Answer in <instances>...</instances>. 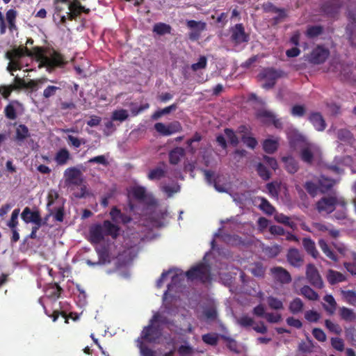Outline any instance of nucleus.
<instances>
[{"instance_id": "nucleus-42", "label": "nucleus", "mask_w": 356, "mask_h": 356, "mask_svg": "<svg viewBox=\"0 0 356 356\" xmlns=\"http://www.w3.org/2000/svg\"><path fill=\"white\" fill-rule=\"evenodd\" d=\"M275 220L280 223L284 224L292 229H295L296 225L294 222L291 221L289 217L284 215L283 213H275Z\"/></svg>"}, {"instance_id": "nucleus-52", "label": "nucleus", "mask_w": 356, "mask_h": 356, "mask_svg": "<svg viewBox=\"0 0 356 356\" xmlns=\"http://www.w3.org/2000/svg\"><path fill=\"white\" fill-rule=\"evenodd\" d=\"M336 184V181L332 179L327 178L324 176H321L319 180L320 186L325 190H328L332 188Z\"/></svg>"}, {"instance_id": "nucleus-59", "label": "nucleus", "mask_w": 356, "mask_h": 356, "mask_svg": "<svg viewBox=\"0 0 356 356\" xmlns=\"http://www.w3.org/2000/svg\"><path fill=\"white\" fill-rule=\"evenodd\" d=\"M323 28L321 26H310L307 30V35L309 38H314L321 34Z\"/></svg>"}, {"instance_id": "nucleus-35", "label": "nucleus", "mask_w": 356, "mask_h": 356, "mask_svg": "<svg viewBox=\"0 0 356 356\" xmlns=\"http://www.w3.org/2000/svg\"><path fill=\"white\" fill-rule=\"evenodd\" d=\"M332 245L343 257L350 259L351 258V253H356L350 250L347 245L343 243H333Z\"/></svg>"}, {"instance_id": "nucleus-18", "label": "nucleus", "mask_w": 356, "mask_h": 356, "mask_svg": "<svg viewBox=\"0 0 356 356\" xmlns=\"http://www.w3.org/2000/svg\"><path fill=\"white\" fill-rule=\"evenodd\" d=\"M6 56L8 59L10 60V62L9 63L7 67V70L9 72H12L13 70H16L17 69L21 68L20 64L17 59L24 56V52L22 50H15L13 54L7 52Z\"/></svg>"}, {"instance_id": "nucleus-46", "label": "nucleus", "mask_w": 356, "mask_h": 356, "mask_svg": "<svg viewBox=\"0 0 356 356\" xmlns=\"http://www.w3.org/2000/svg\"><path fill=\"white\" fill-rule=\"evenodd\" d=\"M325 325L330 332L334 333L336 334H340L342 332V329L339 325L333 323L330 320L325 321Z\"/></svg>"}, {"instance_id": "nucleus-62", "label": "nucleus", "mask_w": 356, "mask_h": 356, "mask_svg": "<svg viewBox=\"0 0 356 356\" xmlns=\"http://www.w3.org/2000/svg\"><path fill=\"white\" fill-rule=\"evenodd\" d=\"M225 134L232 145L234 146L238 145V137L236 136L235 133L233 131L232 129H225Z\"/></svg>"}, {"instance_id": "nucleus-43", "label": "nucleus", "mask_w": 356, "mask_h": 356, "mask_svg": "<svg viewBox=\"0 0 356 356\" xmlns=\"http://www.w3.org/2000/svg\"><path fill=\"white\" fill-rule=\"evenodd\" d=\"M260 201L259 208L268 215H272L274 211V207L269 203V202L264 197H259Z\"/></svg>"}, {"instance_id": "nucleus-8", "label": "nucleus", "mask_w": 356, "mask_h": 356, "mask_svg": "<svg viewBox=\"0 0 356 356\" xmlns=\"http://www.w3.org/2000/svg\"><path fill=\"white\" fill-rule=\"evenodd\" d=\"M314 230L319 234H327L332 238H337L340 236L339 230L337 229L332 224L324 222H313L312 225Z\"/></svg>"}, {"instance_id": "nucleus-47", "label": "nucleus", "mask_w": 356, "mask_h": 356, "mask_svg": "<svg viewBox=\"0 0 356 356\" xmlns=\"http://www.w3.org/2000/svg\"><path fill=\"white\" fill-rule=\"evenodd\" d=\"M353 262H344L343 266L346 270L352 275H356V253H351Z\"/></svg>"}, {"instance_id": "nucleus-25", "label": "nucleus", "mask_w": 356, "mask_h": 356, "mask_svg": "<svg viewBox=\"0 0 356 356\" xmlns=\"http://www.w3.org/2000/svg\"><path fill=\"white\" fill-rule=\"evenodd\" d=\"M325 304L323 305L324 309L330 315L334 314L337 304L332 295H326L323 298Z\"/></svg>"}, {"instance_id": "nucleus-33", "label": "nucleus", "mask_w": 356, "mask_h": 356, "mask_svg": "<svg viewBox=\"0 0 356 356\" xmlns=\"http://www.w3.org/2000/svg\"><path fill=\"white\" fill-rule=\"evenodd\" d=\"M318 245L323 253L331 260L334 261H338L339 258L336 254L330 248L327 243L324 239H320L318 241Z\"/></svg>"}, {"instance_id": "nucleus-34", "label": "nucleus", "mask_w": 356, "mask_h": 356, "mask_svg": "<svg viewBox=\"0 0 356 356\" xmlns=\"http://www.w3.org/2000/svg\"><path fill=\"white\" fill-rule=\"evenodd\" d=\"M184 155V149L181 147H176L169 154L170 162L172 164H177Z\"/></svg>"}, {"instance_id": "nucleus-27", "label": "nucleus", "mask_w": 356, "mask_h": 356, "mask_svg": "<svg viewBox=\"0 0 356 356\" xmlns=\"http://www.w3.org/2000/svg\"><path fill=\"white\" fill-rule=\"evenodd\" d=\"M302 245L308 254L314 258L318 257V252L316 248L315 243L310 238H304L302 239Z\"/></svg>"}, {"instance_id": "nucleus-41", "label": "nucleus", "mask_w": 356, "mask_h": 356, "mask_svg": "<svg viewBox=\"0 0 356 356\" xmlns=\"http://www.w3.org/2000/svg\"><path fill=\"white\" fill-rule=\"evenodd\" d=\"M177 108V104H173L168 107H165L163 109H160L157 111H156L152 115V119L154 120H156L159 119L161 116L164 115H167L170 113V112L175 111Z\"/></svg>"}, {"instance_id": "nucleus-2", "label": "nucleus", "mask_w": 356, "mask_h": 356, "mask_svg": "<svg viewBox=\"0 0 356 356\" xmlns=\"http://www.w3.org/2000/svg\"><path fill=\"white\" fill-rule=\"evenodd\" d=\"M120 228L109 220H105L103 225H97L90 229V238L92 243H99L105 236H111L115 238L119 235Z\"/></svg>"}, {"instance_id": "nucleus-15", "label": "nucleus", "mask_w": 356, "mask_h": 356, "mask_svg": "<svg viewBox=\"0 0 356 356\" xmlns=\"http://www.w3.org/2000/svg\"><path fill=\"white\" fill-rule=\"evenodd\" d=\"M328 49L322 47H317L311 53L309 60L314 64L323 63L329 56Z\"/></svg>"}, {"instance_id": "nucleus-56", "label": "nucleus", "mask_w": 356, "mask_h": 356, "mask_svg": "<svg viewBox=\"0 0 356 356\" xmlns=\"http://www.w3.org/2000/svg\"><path fill=\"white\" fill-rule=\"evenodd\" d=\"M236 322L242 327H249L254 324L253 318L247 315H243L241 317L237 318Z\"/></svg>"}, {"instance_id": "nucleus-1", "label": "nucleus", "mask_w": 356, "mask_h": 356, "mask_svg": "<svg viewBox=\"0 0 356 356\" xmlns=\"http://www.w3.org/2000/svg\"><path fill=\"white\" fill-rule=\"evenodd\" d=\"M26 51L29 56L34 55L37 62L39 63V68L45 67L49 72H51L56 66H60L63 63L61 56L56 51L47 53L40 47L35 48L33 53H31L28 50Z\"/></svg>"}, {"instance_id": "nucleus-6", "label": "nucleus", "mask_w": 356, "mask_h": 356, "mask_svg": "<svg viewBox=\"0 0 356 356\" xmlns=\"http://www.w3.org/2000/svg\"><path fill=\"white\" fill-rule=\"evenodd\" d=\"M259 76L261 79L265 80V82L262 84V88L269 90L273 88L279 78L284 76V72L274 68H266L261 72Z\"/></svg>"}, {"instance_id": "nucleus-14", "label": "nucleus", "mask_w": 356, "mask_h": 356, "mask_svg": "<svg viewBox=\"0 0 356 356\" xmlns=\"http://www.w3.org/2000/svg\"><path fill=\"white\" fill-rule=\"evenodd\" d=\"M337 68L339 71V75L342 79L349 81H356L355 76L356 69L353 65L339 63Z\"/></svg>"}, {"instance_id": "nucleus-26", "label": "nucleus", "mask_w": 356, "mask_h": 356, "mask_svg": "<svg viewBox=\"0 0 356 356\" xmlns=\"http://www.w3.org/2000/svg\"><path fill=\"white\" fill-rule=\"evenodd\" d=\"M309 120L318 131H323L326 127L324 119L318 113H312L309 116Z\"/></svg>"}, {"instance_id": "nucleus-32", "label": "nucleus", "mask_w": 356, "mask_h": 356, "mask_svg": "<svg viewBox=\"0 0 356 356\" xmlns=\"http://www.w3.org/2000/svg\"><path fill=\"white\" fill-rule=\"evenodd\" d=\"M318 245L323 253L331 260L334 261H338L339 258L336 254L330 248L327 243L324 239H320L318 241Z\"/></svg>"}, {"instance_id": "nucleus-45", "label": "nucleus", "mask_w": 356, "mask_h": 356, "mask_svg": "<svg viewBox=\"0 0 356 356\" xmlns=\"http://www.w3.org/2000/svg\"><path fill=\"white\" fill-rule=\"evenodd\" d=\"M129 116L128 111L124 109L116 110L113 112L111 120L123 122L127 119Z\"/></svg>"}, {"instance_id": "nucleus-36", "label": "nucleus", "mask_w": 356, "mask_h": 356, "mask_svg": "<svg viewBox=\"0 0 356 356\" xmlns=\"http://www.w3.org/2000/svg\"><path fill=\"white\" fill-rule=\"evenodd\" d=\"M68 8L71 13H74V16L75 17L79 15L81 12H83L87 14L90 12L89 8H86L84 6H81L78 1L70 3Z\"/></svg>"}, {"instance_id": "nucleus-55", "label": "nucleus", "mask_w": 356, "mask_h": 356, "mask_svg": "<svg viewBox=\"0 0 356 356\" xmlns=\"http://www.w3.org/2000/svg\"><path fill=\"white\" fill-rule=\"evenodd\" d=\"M257 170L259 175L264 180H268L270 179V174L264 164L259 163L257 167Z\"/></svg>"}, {"instance_id": "nucleus-31", "label": "nucleus", "mask_w": 356, "mask_h": 356, "mask_svg": "<svg viewBox=\"0 0 356 356\" xmlns=\"http://www.w3.org/2000/svg\"><path fill=\"white\" fill-rule=\"evenodd\" d=\"M70 159V154L66 148L60 149L55 156V161L59 165H65Z\"/></svg>"}, {"instance_id": "nucleus-5", "label": "nucleus", "mask_w": 356, "mask_h": 356, "mask_svg": "<svg viewBox=\"0 0 356 356\" xmlns=\"http://www.w3.org/2000/svg\"><path fill=\"white\" fill-rule=\"evenodd\" d=\"M164 322L162 316L156 313L153 316V318L150 321V324L144 327L141 332V339L145 341L152 343L156 342V341L161 337V332L160 330L154 325L156 322Z\"/></svg>"}, {"instance_id": "nucleus-20", "label": "nucleus", "mask_w": 356, "mask_h": 356, "mask_svg": "<svg viewBox=\"0 0 356 356\" xmlns=\"http://www.w3.org/2000/svg\"><path fill=\"white\" fill-rule=\"evenodd\" d=\"M21 217L26 223H35L42 220L40 213L38 211H32L29 207H25L24 209Z\"/></svg>"}, {"instance_id": "nucleus-39", "label": "nucleus", "mask_w": 356, "mask_h": 356, "mask_svg": "<svg viewBox=\"0 0 356 356\" xmlns=\"http://www.w3.org/2000/svg\"><path fill=\"white\" fill-rule=\"evenodd\" d=\"M132 193L136 198L142 201L146 200L149 197V195L146 192V189L143 186H134L132 188Z\"/></svg>"}, {"instance_id": "nucleus-63", "label": "nucleus", "mask_w": 356, "mask_h": 356, "mask_svg": "<svg viewBox=\"0 0 356 356\" xmlns=\"http://www.w3.org/2000/svg\"><path fill=\"white\" fill-rule=\"evenodd\" d=\"M19 213V209H15V210H13L12 215H11L10 220L8 221V222L7 224L10 228H16V227L18 224L17 218H18Z\"/></svg>"}, {"instance_id": "nucleus-37", "label": "nucleus", "mask_w": 356, "mask_h": 356, "mask_svg": "<svg viewBox=\"0 0 356 356\" xmlns=\"http://www.w3.org/2000/svg\"><path fill=\"white\" fill-rule=\"evenodd\" d=\"M141 356H161V353L143 346L140 339H137Z\"/></svg>"}, {"instance_id": "nucleus-64", "label": "nucleus", "mask_w": 356, "mask_h": 356, "mask_svg": "<svg viewBox=\"0 0 356 356\" xmlns=\"http://www.w3.org/2000/svg\"><path fill=\"white\" fill-rule=\"evenodd\" d=\"M16 17V11L14 10H9L6 13V20L9 24L10 29H13L15 27V20Z\"/></svg>"}, {"instance_id": "nucleus-7", "label": "nucleus", "mask_w": 356, "mask_h": 356, "mask_svg": "<svg viewBox=\"0 0 356 356\" xmlns=\"http://www.w3.org/2000/svg\"><path fill=\"white\" fill-rule=\"evenodd\" d=\"M188 279L191 280H199L206 282L210 280V269L208 265L200 264L186 273Z\"/></svg>"}, {"instance_id": "nucleus-9", "label": "nucleus", "mask_w": 356, "mask_h": 356, "mask_svg": "<svg viewBox=\"0 0 356 356\" xmlns=\"http://www.w3.org/2000/svg\"><path fill=\"white\" fill-rule=\"evenodd\" d=\"M306 277L309 282L314 287L322 289L324 286L323 282L318 272V270L313 264H308L306 270Z\"/></svg>"}, {"instance_id": "nucleus-3", "label": "nucleus", "mask_w": 356, "mask_h": 356, "mask_svg": "<svg viewBox=\"0 0 356 356\" xmlns=\"http://www.w3.org/2000/svg\"><path fill=\"white\" fill-rule=\"evenodd\" d=\"M47 81V78H42L36 80H30L26 83L23 79L15 77L13 84L0 86V93L4 98H7L13 90L27 88L31 89L32 91H35Z\"/></svg>"}, {"instance_id": "nucleus-50", "label": "nucleus", "mask_w": 356, "mask_h": 356, "mask_svg": "<svg viewBox=\"0 0 356 356\" xmlns=\"http://www.w3.org/2000/svg\"><path fill=\"white\" fill-rule=\"evenodd\" d=\"M187 26L195 31H202L205 29L206 24L202 22L195 20H189L187 22Z\"/></svg>"}, {"instance_id": "nucleus-11", "label": "nucleus", "mask_w": 356, "mask_h": 356, "mask_svg": "<svg viewBox=\"0 0 356 356\" xmlns=\"http://www.w3.org/2000/svg\"><path fill=\"white\" fill-rule=\"evenodd\" d=\"M273 279L281 284H289L291 281L290 273L281 266L271 268L270 270Z\"/></svg>"}, {"instance_id": "nucleus-49", "label": "nucleus", "mask_w": 356, "mask_h": 356, "mask_svg": "<svg viewBox=\"0 0 356 356\" xmlns=\"http://www.w3.org/2000/svg\"><path fill=\"white\" fill-rule=\"evenodd\" d=\"M269 307L273 309H282L283 308L282 302L277 298L270 296L267 298Z\"/></svg>"}, {"instance_id": "nucleus-48", "label": "nucleus", "mask_w": 356, "mask_h": 356, "mask_svg": "<svg viewBox=\"0 0 356 356\" xmlns=\"http://www.w3.org/2000/svg\"><path fill=\"white\" fill-rule=\"evenodd\" d=\"M170 26L164 23H157L154 26L153 31L159 35L170 33Z\"/></svg>"}, {"instance_id": "nucleus-57", "label": "nucleus", "mask_w": 356, "mask_h": 356, "mask_svg": "<svg viewBox=\"0 0 356 356\" xmlns=\"http://www.w3.org/2000/svg\"><path fill=\"white\" fill-rule=\"evenodd\" d=\"M241 140L250 148L254 149L257 145V140L249 135H242Z\"/></svg>"}, {"instance_id": "nucleus-44", "label": "nucleus", "mask_w": 356, "mask_h": 356, "mask_svg": "<svg viewBox=\"0 0 356 356\" xmlns=\"http://www.w3.org/2000/svg\"><path fill=\"white\" fill-rule=\"evenodd\" d=\"M343 300L350 305H356V293L353 291H341Z\"/></svg>"}, {"instance_id": "nucleus-16", "label": "nucleus", "mask_w": 356, "mask_h": 356, "mask_svg": "<svg viewBox=\"0 0 356 356\" xmlns=\"http://www.w3.org/2000/svg\"><path fill=\"white\" fill-rule=\"evenodd\" d=\"M232 40L237 44L247 42L248 36L245 34L244 28L241 24H236L232 29Z\"/></svg>"}, {"instance_id": "nucleus-21", "label": "nucleus", "mask_w": 356, "mask_h": 356, "mask_svg": "<svg viewBox=\"0 0 356 356\" xmlns=\"http://www.w3.org/2000/svg\"><path fill=\"white\" fill-rule=\"evenodd\" d=\"M341 6V0H332L326 2L323 6V10L326 15L331 17L334 16Z\"/></svg>"}, {"instance_id": "nucleus-54", "label": "nucleus", "mask_w": 356, "mask_h": 356, "mask_svg": "<svg viewBox=\"0 0 356 356\" xmlns=\"http://www.w3.org/2000/svg\"><path fill=\"white\" fill-rule=\"evenodd\" d=\"M168 136L180 132L182 129L181 124L178 121H174L167 124Z\"/></svg>"}, {"instance_id": "nucleus-13", "label": "nucleus", "mask_w": 356, "mask_h": 356, "mask_svg": "<svg viewBox=\"0 0 356 356\" xmlns=\"http://www.w3.org/2000/svg\"><path fill=\"white\" fill-rule=\"evenodd\" d=\"M352 159L349 156H337L334 158L332 163L327 165V169L336 174H341L343 171L344 165H350Z\"/></svg>"}, {"instance_id": "nucleus-29", "label": "nucleus", "mask_w": 356, "mask_h": 356, "mask_svg": "<svg viewBox=\"0 0 356 356\" xmlns=\"http://www.w3.org/2000/svg\"><path fill=\"white\" fill-rule=\"evenodd\" d=\"M326 277L331 284L341 282L346 280V277L342 273L334 270H329L327 273Z\"/></svg>"}, {"instance_id": "nucleus-30", "label": "nucleus", "mask_w": 356, "mask_h": 356, "mask_svg": "<svg viewBox=\"0 0 356 356\" xmlns=\"http://www.w3.org/2000/svg\"><path fill=\"white\" fill-rule=\"evenodd\" d=\"M299 294L312 301H316L319 299L318 294L307 285L303 286L300 289Z\"/></svg>"}, {"instance_id": "nucleus-24", "label": "nucleus", "mask_w": 356, "mask_h": 356, "mask_svg": "<svg viewBox=\"0 0 356 356\" xmlns=\"http://www.w3.org/2000/svg\"><path fill=\"white\" fill-rule=\"evenodd\" d=\"M282 161L284 163V168L288 172L294 174L298 171L299 168L298 162L292 156H283Z\"/></svg>"}, {"instance_id": "nucleus-10", "label": "nucleus", "mask_w": 356, "mask_h": 356, "mask_svg": "<svg viewBox=\"0 0 356 356\" xmlns=\"http://www.w3.org/2000/svg\"><path fill=\"white\" fill-rule=\"evenodd\" d=\"M64 177L68 184L81 186L83 182L82 173L80 170L75 167L66 169Z\"/></svg>"}, {"instance_id": "nucleus-23", "label": "nucleus", "mask_w": 356, "mask_h": 356, "mask_svg": "<svg viewBox=\"0 0 356 356\" xmlns=\"http://www.w3.org/2000/svg\"><path fill=\"white\" fill-rule=\"evenodd\" d=\"M110 216L113 221L115 223L121 222L123 224H127L131 220V218L129 216L121 213V211L116 207H113L111 209L110 211Z\"/></svg>"}, {"instance_id": "nucleus-40", "label": "nucleus", "mask_w": 356, "mask_h": 356, "mask_svg": "<svg viewBox=\"0 0 356 356\" xmlns=\"http://www.w3.org/2000/svg\"><path fill=\"white\" fill-rule=\"evenodd\" d=\"M278 147V142L277 140L266 139L263 143V148L264 151L268 154L275 152Z\"/></svg>"}, {"instance_id": "nucleus-17", "label": "nucleus", "mask_w": 356, "mask_h": 356, "mask_svg": "<svg viewBox=\"0 0 356 356\" xmlns=\"http://www.w3.org/2000/svg\"><path fill=\"white\" fill-rule=\"evenodd\" d=\"M15 135L14 139L17 145H22L25 140H26L31 136L29 128L22 124H15Z\"/></svg>"}, {"instance_id": "nucleus-28", "label": "nucleus", "mask_w": 356, "mask_h": 356, "mask_svg": "<svg viewBox=\"0 0 356 356\" xmlns=\"http://www.w3.org/2000/svg\"><path fill=\"white\" fill-rule=\"evenodd\" d=\"M339 314L341 318L346 322H352L356 320V314L353 309L348 307H340Z\"/></svg>"}, {"instance_id": "nucleus-60", "label": "nucleus", "mask_w": 356, "mask_h": 356, "mask_svg": "<svg viewBox=\"0 0 356 356\" xmlns=\"http://www.w3.org/2000/svg\"><path fill=\"white\" fill-rule=\"evenodd\" d=\"M338 138L344 142H350L352 140V134L351 133L346 129L339 130L337 132Z\"/></svg>"}, {"instance_id": "nucleus-12", "label": "nucleus", "mask_w": 356, "mask_h": 356, "mask_svg": "<svg viewBox=\"0 0 356 356\" xmlns=\"http://www.w3.org/2000/svg\"><path fill=\"white\" fill-rule=\"evenodd\" d=\"M337 202V198L335 197H325L317 202L316 208L318 212L328 214L334 210Z\"/></svg>"}, {"instance_id": "nucleus-38", "label": "nucleus", "mask_w": 356, "mask_h": 356, "mask_svg": "<svg viewBox=\"0 0 356 356\" xmlns=\"http://www.w3.org/2000/svg\"><path fill=\"white\" fill-rule=\"evenodd\" d=\"M304 307V303L299 298H294L289 304V309L292 314H298L302 312Z\"/></svg>"}, {"instance_id": "nucleus-4", "label": "nucleus", "mask_w": 356, "mask_h": 356, "mask_svg": "<svg viewBox=\"0 0 356 356\" xmlns=\"http://www.w3.org/2000/svg\"><path fill=\"white\" fill-rule=\"evenodd\" d=\"M300 145L301 159L307 163H312L314 160H318L321 155L320 148L315 144L308 142L302 136H298Z\"/></svg>"}, {"instance_id": "nucleus-58", "label": "nucleus", "mask_w": 356, "mask_h": 356, "mask_svg": "<svg viewBox=\"0 0 356 356\" xmlns=\"http://www.w3.org/2000/svg\"><path fill=\"white\" fill-rule=\"evenodd\" d=\"M164 175L165 171L161 168H156L149 172L148 177L149 179H159Z\"/></svg>"}, {"instance_id": "nucleus-53", "label": "nucleus", "mask_w": 356, "mask_h": 356, "mask_svg": "<svg viewBox=\"0 0 356 356\" xmlns=\"http://www.w3.org/2000/svg\"><path fill=\"white\" fill-rule=\"evenodd\" d=\"M60 88L55 86H48L43 91V97L45 99H49L54 96L57 91L60 90Z\"/></svg>"}, {"instance_id": "nucleus-19", "label": "nucleus", "mask_w": 356, "mask_h": 356, "mask_svg": "<svg viewBox=\"0 0 356 356\" xmlns=\"http://www.w3.org/2000/svg\"><path fill=\"white\" fill-rule=\"evenodd\" d=\"M286 257L289 263L294 267H300L303 263L302 256L296 248L289 249Z\"/></svg>"}, {"instance_id": "nucleus-22", "label": "nucleus", "mask_w": 356, "mask_h": 356, "mask_svg": "<svg viewBox=\"0 0 356 356\" xmlns=\"http://www.w3.org/2000/svg\"><path fill=\"white\" fill-rule=\"evenodd\" d=\"M348 18L353 19L346 28L347 33L349 35V39L353 45L356 46V18L354 15L351 13V11H348Z\"/></svg>"}, {"instance_id": "nucleus-51", "label": "nucleus", "mask_w": 356, "mask_h": 356, "mask_svg": "<svg viewBox=\"0 0 356 356\" xmlns=\"http://www.w3.org/2000/svg\"><path fill=\"white\" fill-rule=\"evenodd\" d=\"M179 186L177 184H173L172 185H164L162 186V190L165 192L168 197H171L175 193H177L179 191Z\"/></svg>"}, {"instance_id": "nucleus-61", "label": "nucleus", "mask_w": 356, "mask_h": 356, "mask_svg": "<svg viewBox=\"0 0 356 356\" xmlns=\"http://www.w3.org/2000/svg\"><path fill=\"white\" fill-rule=\"evenodd\" d=\"M67 140L71 145L76 148L79 147L81 145V144L86 143V140L84 139L79 138L72 135H68L67 137Z\"/></svg>"}]
</instances>
